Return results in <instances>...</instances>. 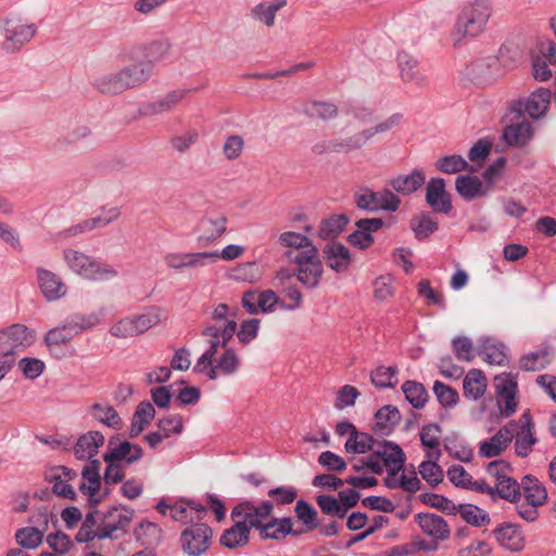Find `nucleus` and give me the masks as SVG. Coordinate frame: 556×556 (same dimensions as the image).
I'll use <instances>...</instances> for the list:
<instances>
[{"instance_id":"37998d69","label":"nucleus","mask_w":556,"mask_h":556,"mask_svg":"<svg viewBox=\"0 0 556 556\" xmlns=\"http://www.w3.org/2000/svg\"><path fill=\"white\" fill-rule=\"evenodd\" d=\"M90 412L96 420L110 428L119 429L122 427L123 421L115 408L111 405L96 403L91 406Z\"/></svg>"},{"instance_id":"c9c22d12","label":"nucleus","mask_w":556,"mask_h":556,"mask_svg":"<svg viewBox=\"0 0 556 556\" xmlns=\"http://www.w3.org/2000/svg\"><path fill=\"white\" fill-rule=\"evenodd\" d=\"M551 348L543 344L538 351L523 355L520 358V366L527 371H538L545 368L549 363Z\"/></svg>"},{"instance_id":"6ab92c4d","label":"nucleus","mask_w":556,"mask_h":556,"mask_svg":"<svg viewBox=\"0 0 556 556\" xmlns=\"http://www.w3.org/2000/svg\"><path fill=\"white\" fill-rule=\"evenodd\" d=\"M402 415L396 406L384 405L375 414L372 431L381 437L390 435L401 422Z\"/></svg>"},{"instance_id":"393cba45","label":"nucleus","mask_w":556,"mask_h":556,"mask_svg":"<svg viewBox=\"0 0 556 556\" xmlns=\"http://www.w3.org/2000/svg\"><path fill=\"white\" fill-rule=\"evenodd\" d=\"M498 498L514 504L515 507L520 505V501L522 500L521 481L518 482L515 478L508 476L495 482L493 502H496Z\"/></svg>"},{"instance_id":"f257e3e1","label":"nucleus","mask_w":556,"mask_h":556,"mask_svg":"<svg viewBox=\"0 0 556 556\" xmlns=\"http://www.w3.org/2000/svg\"><path fill=\"white\" fill-rule=\"evenodd\" d=\"M274 504L270 501H264L256 506L251 501H243L237 504L231 511V517L242 518L237 520L232 527L226 529L220 536V544L227 548L233 549L245 546L250 540L251 529L250 520L255 517H269L273 514Z\"/></svg>"},{"instance_id":"09e8293b","label":"nucleus","mask_w":556,"mask_h":556,"mask_svg":"<svg viewBox=\"0 0 556 556\" xmlns=\"http://www.w3.org/2000/svg\"><path fill=\"white\" fill-rule=\"evenodd\" d=\"M469 167L467 161L458 154L445 155L435 162V168L443 174H457Z\"/></svg>"},{"instance_id":"13d9d810","label":"nucleus","mask_w":556,"mask_h":556,"mask_svg":"<svg viewBox=\"0 0 556 556\" xmlns=\"http://www.w3.org/2000/svg\"><path fill=\"white\" fill-rule=\"evenodd\" d=\"M433 392L439 401V403L444 408H453L456 406L459 396L458 392L452 387L441 382L435 381L433 384Z\"/></svg>"},{"instance_id":"774afa93","label":"nucleus","mask_w":556,"mask_h":556,"mask_svg":"<svg viewBox=\"0 0 556 556\" xmlns=\"http://www.w3.org/2000/svg\"><path fill=\"white\" fill-rule=\"evenodd\" d=\"M156 426L163 437L168 439L173 434H180L182 432L184 421L180 415L175 414L159 419Z\"/></svg>"},{"instance_id":"c756f323","label":"nucleus","mask_w":556,"mask_h":556,"mask_svg":"<svg viewBox=\"0 0 556 556\" xmlns=\"http://www.w3.org/2000/svg\"><path fill=\"white\" fill-rule=\"evenodd\" d=\"M103 314L104 308H100L99 312H91L89 314L74 313L64 321L70 326L68 329L73 330L77 336L98 326L101 323Z\"/></svg>"},{"instance_id":"58836bf2","label":"nucleus","mask_w":556,"mask_h":556,"mask_svg":"<svg viewBox=\"0 0 556 556\" xmlns=\"http://www.w3.org/2000/svg\"><path fill=\"white\" fill-rule=\"evenodd\" d=\"M98 515L99 511L97 509H93L86 515L75 538L77 542L87 543L94 539L100 540L101 526L100 523L98 525Z\"/></svg>"},{"instance_id":"a211bd4d","label":"nucleus","mask_w":556,"mask_h":556,"mask_svg":"<svg viewBox=\"0 0 556 556\" xmlns=\"http://www.w3.org/2000/svg\"><path fill=\"white\" fill-rule=\"evenodd\" d=\"M37 279L39 288L48 301L59 300L67 292V288L62 279L53 271L45 268H38Z\"/></svg>"},{"instance_id":"052dcab7","label":"nucleus","mask_w":556,"mask_h":556,"mask_svg":"<svg viewBox=\"0 0 556 556\" xmlns=\"http://www.w3.org/2000/svg\"><path fill=\"white\" fill-rule=\"evenodd\" d=\"M316 503L323 514L342 519L345 517L344 509L338 498L329 494L316 496Z\"/></svg>"},{"instance_id":"6e6552de","label":"nucleus","mask_w":556,"mask_h":556,"mask_svg":"<svg viewBox=\"0 0 556 556\" xmlns=\"http://www.w3.org/2000/svg\"><path fill=\"white\" fill-rule=\"evenodd\" d=\"M294 263L298 265L296 277L299 281L307 288H316L324 273L316 247H311L298 253L294 257Z\"/></svg>"},{"instance_id":"4468645a","label":"nucleus","mask_w":556,"mask_h":556,"mask_svg":"<svg viewBox=\"0 0 556 556\" xmlns=\"http://www.w3.org/2000/svg\"><path fill=\"white\" fill-rule=\"evenodd\" d=\"M424 534L435 541H445L451 535V529L443 517L432 513H419L414 517Z\"/></svg>"},{"instance_id":"338daca9","label":"nucleus","mask_w":556,"mask_h":556,"mask_svg":"<svg viewBox=\"0 0 556 556\" xmlns=\"http://www.w3.org/2000/svg\"><path fill=\"white\" fill-rule=\"evenodd\" d=\"M278 242L280 245L285 248H293V249H309L314 247L308 237L295 232V231H285L279 235Z\"/></svg>"},{"instance_id":"f704fd0d","label":"nucleus","mask_w":556,"mask_h":556,"mask_svg":"<svg viewBox=\"0 0 556 556\" xmlns=\"http://www.w3.org/2000/svg\"><path fill=\"white\" fill-rule=\"evenodd\" d=\"M522 417L526 421L521 427V431L516 434L515 451L518 456L527 457L531 453L533 445L536 443V438L532 431L533 424L531 422L530 416L528 414H523Z\"/></svg>"},{"instance_id":"4c0bfd02","label":"nucleus","mask_w":556,"mask_h":556,"mask_svg":"<svg viewBox=\"0 0 556 556\" xmlns=\"http://www.w3.org/2000/svg\"><path fill=\"white\" fill-rule=\"evenodd\" d=\"M286 4V0H277L270 3H258L251 10V16L254 21L262 22L267 27H271L275 24L277 12Z\"/></svg>"},{"instance_id":"9d476101","label":"nucleus","mask_w":556,"mask_h":556,"mask_svg":"<svg viewBox=\"0 0 556 556\" xmlns=\"http://www.w3.org/2000/svg\"><path fill=\"white\" fill-rule=\"evenodd\" d=\"M268 517H255L250 520V526L258 531L262 540L281 541L288 535H299L301 531L293 530V521L290 517L274 518L268 522H264Z\"/></svg>"},{"instance_id":"2f4dec72","label":"nucleus","mask_w":556,"mask_h":556,"mask_svg":"<svg viewBox=\"0 0 556 556\" xmlns=\"http://www.w3.org/2000/svg\"><path fill=\"white\" fill-rule=\"evenodd\" d=\"M552 92L546 88H539L533 91L525 103V112L534 119L543 116L551 102Z\"/></svg>"},{"instance_id":"603ef678","label":"nucleus","mask_w":556,"mask_h":556,"mask_svg":"<svg viewBox=\"0 0 556 556\" xmlns=\"http://www.w3.org/2000/svg\"><path fill=\"white\" fill-rule=\"evenodd\" d=\"M440 459L427 458L419 465V473L430 485L435 486L442 482L444 473L438 462Z\"/></svg>"},{"instance_id":"8fccbe9b","label":"nucleus","mask_w":556,"mask_h":556,"mask_svg":"<svg viewBox=\"0 0 556 556\" xmlns=\"http://www.w3.org/2000/svg\"><path fill=\"white\" fill-rule=\"evenodd\" d=\"M294 513L307 531H312L318 527L317 510L307 501H298Z\"/></svg>"},{"instance_id":"aec40b11","label":"nucleus","mask_w":556,"mask_h":556,"mask_svg":"<svg viewBox=\"0 0 556 556\" xmlns=\"http://www.w3.org/2000/svg\"><path fill=\"white\" fill-rule=\"evenodd\" d=\"M143 456V450L140 445L129 441H123L118 445L113 446V440L109 441V452L103 455L104 462L118 460L126 464L139 462Z\"/></svg>"},{"instance_id":"7ed1b4c3","label":"nucleus","mask_w":556,"mask_h":556,"mask_svg":"<svg viewBox=\"0 0 556 556\" xmlns=\"http://www.w3.org/2000/svg\"><path fill=\"white\" fill-rule=\"evenodd\" d=\"M64 260L74 273L89 280H110L117 275V270L109 264L76 250H65Z\"/></svg>"},{"instance_id":"69168bd1","label":"nucleus","mask_w":556,"mask_h":556,"mask_svg":"<svg viewBox=\"0 0 556 556\" xmlns=\"http://www.w3.org/2000/svg\"><path fill=\"white\" fill-rule=\"evenodd\" d=\"M170 48V43L167 41H154L147 47L146 60L143 61L154 66L155 63L162 62L169 56Z\"/></svg>"},{"instance_id":"9b49d317","label":"nucleus","mask_w":556,"mask_h":556,"mask_svg":"<svg viewBox=\"0 0 556 556\" xmlns=\"http://www.w3.org/2000/svg\"><path fill=\"white\" fill-rule=\"evenodd\" d=\"M426 202L435 213L450 214L453 210L452 199L445 189V180L443 178L434 177L428 181Z\"/></svg>"},{"instance_id":"72a5a7b5","label":"nucleus","mask_w":556,"mask_h":556,"mask_svg":"<svg viewBox=\"0 0 556 556\" xmlns=\"http://www.w3.org/2000/svg\"><path fill=\"white\" fill-rule=\"evenodd\" d=\"M455 188L458 194L467 201L478 197H483L485 191L483 185L477 176L462 175L456 178Z\"/></svg>"},{"instance_id":"a19ab883","label":"nucleus","mask_w":556,"mask_h":556,"mask_svg":"<svg viewBox=\"0 0 556 556\" xmlns=\"http://www.w3.org/2000/svg\"><path fill=\"white\" fill-rule=\"evenodd\" d=\"M402 391L409 404L417 409L424 408L428 401V392L422 383L408 380L402 386Z\"/></svg>"},{"instance_id":"0e129e2a","label":"nucleus","mask_w":556,"mask_h":556,"mask_svg":"<svg viewBox=\"0 0 556 556\" xmlns=\"http://www.w3.org/2000/svg\"><path fill=\"white\" fill-rule=\"evenodd\" d=\"M263 276L261 266L256 262L240 264L235 269V277L239 280L255 283Z\"/></svg>"},{"instance_id":"ddd939ff","label":"nucleus","mask_w":556,"mask_h":556,"mask_svg":"<svg viewBox=\"0 0 556 556\" xmlns=\"http://www.w3.org/2000/svg\"><path fill=\"white\" fill-rule=\"evenodd\" d=\"M189 90L176 89L157 98L154 101L144 103L139 109V114L144 117H152L173 111L187 96Z\"/></svg>"},{"instance_id":"473e14b6","label":"nucleus","mask_w":556,"mask_h":556,"mask_svg":"<svg viewBox=\"0 0 556 556\" xmlns=\"http://www.w3.org/2000/svg\"><path fill=\"white\" fill-rule=\"evenodd\" d=\"M464 395L470 400H479L485 392L486 378L482 370L471 369L463 382Z\"/></svg>"},{"instance_id":"c03bdc74","label":"nucleus","mask_w":556,"mask_h":556,"mask_svg":"<svg viewBox=\"0 0 556 556\" xmlns=\"http://www.w3.org/2000/svg\"><path fill=\"white\" fill-rule=\"evenodd\" d=\"M348 223L349 218L345 214L332 215L320 223L318 236L325 240L334 238L343 231Z\"/></svg>"},{"instance_id":"f03ea898","label":"nucleus","mask_w":556,"mask_h":556,"mask_svg":"<svg viewBox=\"0 0 556 556\" xmlns=\"http://www.w3.org/2000/svg\"><path fill=\"white\" fill-rule=\"evenodd\" d=\"M492 14V7L486 0H476L465 4L457 15L452 37L454 47L462 43L466 37L482 34Z\"/></svg>"},{"instance_id":"a18cd8bd","label":"nucleus","mask_w":556,"mask_h":556,"mask_svg":"<svg viewBox=\"0 0 556 556\" xmlns=\"http://www.w3.org/2000/svg\"><path fill=\"white\" fill-rule=\"evenodd\" d=\"M455 511L469 525L480 527L491 521L488 513L472 504H459Z\"/></svg>"},{"instance_id":"39448f33","label":"nucleus","mask_w":556,"mask_h":556,"mask_svg":"<svg viewBox=\"0 0 556 556\" xmlns=\"http://www.w3.org/2000/svg\"><path fill=\"white\" fill-rule=\"evenodd\" d=\"M36 340V332L23 324H13L0 330V356L15 358L18 351H24Z\"/></svg>"},{"instance_id":"3c124183","label":"nucleus","mask_w":556,"mask_h":556,"mask_svg":"<svg viewBox=\"0 0 556 556\" xmlns=\"http://www.w3.org/2000/svg\"><path fill=\"white\" fill-rule=\"evenodd\" d=\"M368 140H370V134L366 132L364 129L363 131L345 139L334 140L336 144L330 146V148L334 149V152L337 153H348L350 151L361 149L367 143Z\"/></svg>"},{"instance_id":"79ce46f5","label":"nucleus","mask_w":556,"mask_h":556,"mask_svg":"<svg viewBox=\"0 0 556 556\" xmlns=\"http://www.w3.org/2000/svg\"><path fill=\"white\" fill-rule=\"evenodd\" d=\"M505 346L494 343L491 339H483L479 345V355L490 364L503 365L506 361Z\"/></svg>"},{"instance_id":"ea45409f","label":"nucleus","mask_w":556,"mask_h":556,"mask_svg":"<svg viewBox=\"0 0 556 556\" xmlns=\"http://www.w3.org/2000/svg\"><path fill=\"white\" fill-rule=\"evenodd\" d=\"M124 68L132 89L147 83L153 75V65L143 60L126 65Z\"/></svg>"},{"instance_id":"b1692460","label":"nucleus","mask_w":556,"mask_h":556,"mask_svg":"<svg viewBox=\"0 0 556 556\" xmlns=\"http://www.w3.org/2000/svg\"><path fill=\"white\" fill-rule=\"evenodd\" d=\"M397 64L401 78L405 83H412L419 87L427 86L426 76L418 68V61L406 52L397 54Z\"/></svg>"},{"instance_id":"e2e57ef3","label":"nucleus","mask_w":556,"mask_h":556,"mask_svg":"<svg viewBox=\"0 0 556 556\" xmlns=\"http://www.w3.org/2000/svg\"><path fill=\"white\" fill-rule=\"evenodd\" d=\"M46 480L52 483V492L56 496L72 501L76 498V491L68 482L62 480L60 476L49 470L46 473Z\"/></svg>"},{"instance_id":"7c9ffc66","label":"nucleus","mask_w":556,"mask_h":556,"mask_svg":"<svg viewBox=\"0 0 556 556\" xmlns=\"http://www.w3.org/2000/svg\"><path fill=\"white\" fill-rule=\"evenodd\" d=\"M100 462L91 459L81 471L83 482L79 484V491L84 495L98 493L101 488Z\"/></svg>"},{"instance_id":"680f3d73","label":"nucleus","mask_w":556,"mask_h":556,"mask_svg":"<svg viewBox=\"0 0 556 556\" xmlns=\"http://www.w3.org/2000/svg\"><path fill=\"white\" fill-rule=\"evenodd\" d=\"M161 529L157 525L146 521L141 522L134 531L137 541L142 545H151L160 539Z\"/></svg>"},{"instance_id":"5fc2aeb1","label":"nucleus","mask_w":556,"mask_h":556,"mask_svg":"<svg viewBox=\"0 0 556 556\" xmlns=\"http://www.w3.org/2000/svg\"><path fill=\"white\" fill-rule=\"evenodd\" d=\"M70 326L65 321L62 325L50 329L45 336V342L48 348L52 349L71 341L76 334L68 329Z\"/></svg>"},{"instance_id":"f8f14e48","label":"nucleus","mask_w":556,"mask_h":556,"mask_svg":"<svg viewBox=\"0 0 556 556\" xmlns=\"http://www.w3.org/2000/svg\"><path fill=\"white\" fill-rule=\"evenodd\" d=\"M36 34L34 24L23 23L21 20L10 18L4 23L5 50H14L28 42Z\"/></svg>"},{"instance_id":"de8ad7c7","label":"nucleus","mask_w":556,"mask_h":556,"mask_svg":"<svg viewBox=\"0 0 556 556\" xmlns=\"http://www.w3.org/2000/svg\"><path fill=\"white\" fill-rule=\"evenodd\" d=\"M410 225L416 238L419 240L428 238L438 229V223L430 213H421L415 216L412 218Z\"/></svg>"},{"instance_id":"1a4fd4ad","label":"nucleus","mask_w":556,"mask_h":556,"mask_svg":"<svg viewBox=\"0 0 556 556\" xmlns=\"http://www.w3.org/2000/svg\"><path fill=\"white\" fill-rule=\"evenodd\" d=\"M213 531L206 523L186 528L180 535L182 551L189 556H200L210 547Z\"/></svg>"},{"instance_id":"423d86ee","label":"nucleus","mask_w":556,"mask_h":556,"mask_svg":"<svg viewBox=\"0 0 556 556\" xmlns=\"http://www.w3.org/2000/svg\"><path fill=\"white\" fill-rule=\"evenodd\" d=\"M354 198L356 206L367 212H395L401 203L400 198L390 189L376 192L369 188H361L355 192Z\"/></svg>"},{"instance_id":"412c9836","label":"nucleus","mask_w":556,"mask_h":556,"mask_svg":"<svg viewBox=\"0 0 556 556\" xmlns=\"http://www.w3.org/2000/svg\"><path fill=\"white\" fill-rule=\"evenodd\" d=\"M324 258L327 265L336 273H344L351 264V254L346 247L340 242H328L324 249Z\"/></svg>"},{"instance_id":"bb28decb","label":"nucleus","mask_w":556,"mask_h":556,"mask_svg":"<svg viewBox=\"0 0 556 556\" xmlns=\"http://www.w3.org/2000/svg\"><path fill=\"white\" fill-rule=\"evenodd\" d=\"M442 432L441 427L438 424L425 425L420 432L419 438L421 445L426 450L427 458L440 459L442 452L440 450V434Z\"/></svg>"},{"instance_id":"49530a36","label":"nucleus","mask_w":556,"mask_h":556,"mask_svg":"<svg viewBox=\"0 0 556 556\" xmlns=\"http://www.w3.org/2000/svg\"><path fill=\"white\" fill-rule=\"evenodd\" d=\"M45 531L39 527H25L15 532V540L24 548L34 549L43 540Z\"/></svg>"},{"instance_id":"4d7b16f0","label":"nucleus","mask_w":556,"mask_h":556,"mask_svg":"<svg viewBox=\"0 0 556 556\" xmlns=\"http://www.w3.org/2000/svg\"><path fill=\"white\" fill-rule=\"evenodd\" d=\"M304 113L312 118L330 119L337 116L338 109L329 102L313 101L304 106Z\"/></svg>"},{"instance_id":"864d4df0","label":"nucleus","mask_w":556,"mask_h":556,"mask_svg":"<svg viewBox=\"0 0 556 556\" xmlns=\"http://www.w3.org/2000/svg\"><path fill=\"white\" fill-rule=\"evenodd\" d=\"M92 86L102 94L117 96L123 93L115 73H106L98 76L93 80Z\"/></svg>"},{"instance_id":"6e6d98bb","label":"nucleus","mask_w":556,"mask_h":556,"mask_svg":"<svg viewBox=\"0 0 556 556\" xmlns=\"http://www.w3.org/2000/svg\"><path fill=\"white\" fill-rule=\"evenodd\" d=\"M396 366H378L370 374L371 382L378 388H393L395 386Z\"/></svg>"},{"instance_id":"5701e85b","label":"nucleus","mask_w":556,"mask_h":556,"mask_svg":"<svg viewBox=\"0 0 556 556\" xmlns=\"http://www.w3.org/2000/svg\"><path fill=\"white\" fill-rule=\"evenodd\" d=\"M104 444V435L100 431H89L79 437L74 447L77 459L89 462L98 454L99 447Z\"/></svg>"},{"instance_id":"dca6fc26","label":"nucleus","mask_w":556,"mask_h":556,"mask_svg":"<svg viewBox=\"0 0 556 556\" xmlns=\"http://www.w3.org/2000/svg\"><path fill=\"white\" fill-rule=\"evenodd\" d=\"M207 258L215 262L218 260V252L169 253L164 260L169 268L181 270L184 268L204 266Z\"/></svg>"},{"instance_id":"e433bc0d","label":"nucleus","mask_w":556,"mask_h":556,"mask_svg":"<svg viewBox=\"0 0 556 556\" xmlns=\"http://www.w3.org/2000/svg\"><path fill=\"white\" fill-rule=\"evenodd\" d=\"M386 455L383 458V466L387 467L390 476H395L402 470L406 460L405 454L399 444L392 441H384Z\"/></svg>"},{"instance_id":"20e7f679","label":"nucleus","mask_w":556,"mask_h":556,"mask_svg":"<svg viewBox=\"0 0 556 556\" xmlns=\"http://www.w3.org/2000/svg\"><path fill=\"white\" fill-rule=\"evenodd\" d=\"M521 492L526 503L520 501L516 506V513L528 522H534L539 518L538 507L547 501V491L544 484L534 476L526 475L521 479Z\"/></svg>"},{"instance_id":"f3484780","label":"nucleus","mask_w":556,"mask_h":556,"mask_svg":"<svg viewBox=\"0 0 556 556\" xmlns=\"http://www.w3.org/2000/svg\"><path fill=\"white\" fill-rule=\"evenodd\" d=\"M227 217L217 216L215 218H203L199 225L198 244L201 248L208 247L220 238L227 230Z\"/></svg>"},{"instance_id":"cd10ccee","label":"nucleus","mask_w":556,"mask_h":556,"mask_svg":"<svg viewBox=\"0 0 556 556\" xmlns=\"http://www.w3.org/2000/svg\"><path fill=\"white\" fill-rule=\"evenodd\" d=\"M493 533L497 542L509 551H520L523 546L521 531L517 525L503 523Z\"/></svg>"},{"instance_id":"c85d7f7f","label":"nucleus","mask_w":556,"mask_h":556,"mask_svg":"<svg viewBox=\"0 0 556 556\" xmlns=\"http://www.w3.org/2000/svg\"><path fill=\"white\" fill-rule=\"evenodd\" d=\"M533 136V128L530 122L511 124L504 128L503 139L508 146H526Z\"/></svg>"},{"instance_id":"0eeeda50","label":"nucleus","mask_w":556,"mask_h":556,"mask_svg":"<svg viewBox=\"0 0 556 556\" xmlns=\"http://www.w3.org/2000/svg\"><path fill=\"white\" fill-rule=\"evenodd\" d=\"M134 509L126 506H113L102 515L100 540H117L128 530L134 517Z\"/></svg>"},{"instance_id":"a878e982","label":"nucleus","mask_w":556,"mask_h":556,"mask_svg":"<svg viewBox=\"0 0 556 556\" xmlns=\"http://www.w3.org/2000/svg\"><path fill=\"white\" fill-rule=\"evenodd\" d=\"M511 442V434L507 429H500L489 440L482 441L479 446L481 457L492 458L501 455Z\"/></svg>"},{"instance_id":"4be33fe9","label":"nucleus","mask_w":556,"mask_h":556,"mask_svg":"<svg viewBox=\"0 0 556 556\" xmlns=\"http://www.w3.org/2000/svg\"><path fill=\"white\" fill-rule=\"evenodd\" d=\"M425 182L426 175L420 168H415L407 175H397L388 181L389 186L402 195L414 193L421 188Z\"/></svg>"},{"instance_id":"2eb2a0df","label":"nucleus","mask_w":556,"mask_h":556,"mask_svg":"<svg viewBox=\"0 0 556 556\" xmlns=\"http://www.w3.org/2000/svg\"><path fill=\"white\" fill-rule=\"evenodd\" d=\"M356 230L349 235L348 241L361 250L369 248L374 243L372 232L383 226V220L378 217L362 218L356 222Z\"/></svg>"},{"instance_id":"bf43d9fd","label":"nucleus","mask_w":556,"mask_h":556,"mask_svg":"<svg viewBox=\"0 0 556 556\" xmlns=\"http://www.w3.org/2000/svg\"><path fill=\"white\" fill-rule=\"evenodd\" d=\"M217 368L226 376L233 375L240 367V358L232 348H226L224 353L216 361Z\"/></svg>"}]
</instances>
